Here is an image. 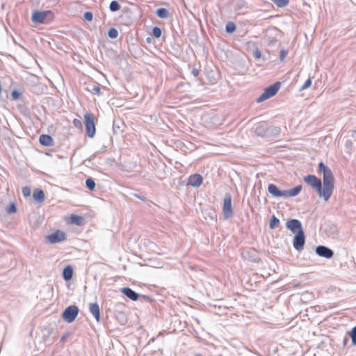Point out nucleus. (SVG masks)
Listing matches in <instances>:
<instances>
[{
  "mask_svg": "<svg viewBox=\"0 0 356 356\" xmlns=\"http://www.w3.org/2000/svg\"><path fill=\"white\" fill-rule=\"evenodd\" d=\"M303 180L313 189L316 190L320 197H323L325 201H327L331 197L334 188L328 186L326 188L325 185L322 183L321 180L314 175H309L304 177Z\"/></svg>",
  "mask_w": 356,
  "mask_h": 356,
  "instance_id": "1",
  "label": "nucleus"
},
{
  "mask_svg": "<svg viewBox=\"0 0 356 356\" xmlns=\"http://www.w3.org/2000/svg\"><path fill=\"white\" fill-rule=\"evenodd\" d=\"M254 131L258 136L263 138H275L280 134V128L263 121L254 124Z\"/></svg>",
  "mask_w": 356,
  "mask_h": 356,
  "instance_id": "2",
  "label": "nucleus"
},
{
  "mask_svg": "<svg viewBox=\"0 0 356 356\" xmlns=\"http://www.w3.org/2000/svg\"><path fill=\"white\" fill-rule=\"evenodd\" d=\"M54 18V14L51 10H35L31 15V20L35 24H48Z\"/></svg>",
  "mask_w": 356,
  "mask_h": 356,
  "instance_id": "3",
  "label": "nucleus"
},
{
  "mask_svg": "<svg viewBox=\"0 0 356 356\" xmlns=\"http://www.w3.org/2000/svg\"><path fill=\"white\" fill-rule=\"evenodd\" d=\"M318 170L323 175V181L326 188H328V186L334 188V177L331 170L321 161L318 163Z\"/></svg>",
  "mask_w": 356,
  "mask_h": 356,
  "instance_id": "4",
  "label": "nucleus"
},
{
  "mask_svg": "<svg viewBox=\"0 0 356 356\" xmlns=\"http://www.w3.org/2000/svg\"><path fill=\"white\" fill-rule=\"evenodd\" d=\"M281 83L279 81L274 83L265 88L264 92L258 97L257 102L261 103L272 97H273L279 90Z\"/></svg>",
  "mask_w": 356,
  "mask_h": 356,
  "instance_id": "5",
  "label": "nucleus"
},
{
  "mask_svg": "<svg viewBox=\"0 0 356 356\" xmlns=\"http://www.w3.org/2000/svg\"><path fill=\"white\" fill-rule=\"evenodd\" d=\"M79 309L75 305L67 307L63 312L62 317L67 323L73 322L79 314Z\"/></svg>",
  "mask_w": 356,
  "mask_h": 356,
  "instance_id": "6",
  "label": "nucleus"
},
{
  "mask_svg": "<svg viewBox=\"0 0 356 356\" xmlns=\"http://www.w3.org/2000/svg\"><path fill=\"white\" fill-rule=\"evenodd\" d=\"M84 120L87 135L90 138H93L96 133L93 115L91 113H86L84 115Z\"/></svg>",
  "mask_w": 356,
  "mask_h": 356,
  "instance_id": "7",
  "label": "nucleus"
},
{
  "mask_svg": "<svg viewBox=\"0 0 356 356\" xmlns=\"http://www.w3.org/2000/svg\"><path fill=\"white\" fill-rule=\"evenodd\" d=\"M222 213L225 219H229L233 216V209L232 207V196L229 193H226L223 200Z\"/></svg>",
  "mask_w": 356,
  "mask_h": 356,
  "instance_id": "8",
  "label": "nucleus"
},
{
  "mask_svg": "<svg viewBox=\"0 0 356 356\" xmlns=\"http://www.w3.org/2000/svg\"><path fill=\"white\" fill-rule=\"evenodd\" d=\"M305 243V235L304 231L296 233L293 239V246L296 250L300 252L303 250Z\"/></svg>",
  "mask_w": 356,
  "mask_h": 356,
  "instance_id": "9",
  "label": "nucleus"
},
{
  "mask_svg": "<svg viewBox=\"0 0 356 356\" xmlns=\"http://www.w3.org/2000/svg\"><path fill=\"white\" fill-rule=\"evenodd\" d=\"M66 239V234L61 230H56L46 236V241L50 244H55Z\"/></svg>",
  "mask_w": 356,
  "mask_h": 356,
  "instance_id": "10",
  "label": "nucleus"
},
{
  "mask_svg": "<svg viewBox=\"0 0 356 356\" xmlns=\"http://www.w3.org/2000/svg\"><path fill=\"white\" fill-rule=\"evenodd\" d=\"M286 227L294 234H296L300 231H303L302 223L298 219H289L286 222Z\"/></svg>",
  "mask_w": 356,
  "mask_h": 356,
  "instance_id": "11",
  "label": "nucleus"
},
{
  "mask_svg": "<svg viewBox=\"0 0 356 356\" xmlns=\"http://www.w3.org/2000/svg\"><path fill=\"white\" fill-rule=\"evenodd\" d=\"M315 252L318 256L326 259H330L334 255L333 250L325 245H318Z\"/></svg>",
  "mask_w": 356,
  "mask_h": 356,
  "instance_id": "12",
  "label": "nucleus"
},
{
  "mask_svg": "<svg viewBox=\"0 0 356 356\" xmlns=\"http://www.w3.org/2000/svg\"><path fill=\"white\" fill-rule=\"evenodd\" d=\"M203 182V178L201 175L200 174H194L191 175L188 178V185H191L193 187H199L202 184Z\"/></svg>",
  "mask_w": 356,
  "mask_h": 356,
  "instance_id": "13",
  "label": "nucleus"
},
{
  "mask_svg": "<svg viewBox=\"0 0 356 356\" xmlns=\"http://www.w3.org/2000/svg\"><path fill=\"white\" fill-rule=\"evenodd\" d=\"M268 192L275 197H284L285 191L280 190L277 186L273 184H270L268 186Z\"/></svg>",
  "mask_w": 356,
  "mask_h": 356,
  "instance_id": "14",
  "label": "nucleus"
},
{
  "mask_svg": "<svg viewBox=\"0 0 356 356\" xmlns=\"http://www.w3.org/2000/svg\"><path fill=\"white\" fill-rule=\"evenodd\" d=\"M122 293L133 301H136L139 298V294L129 287H124L121 289Z\"/></svg>",
  "mask_w": 356,
  "mask_h": 356,
  "instance_id": "15",
  "label": "nucleus"
},
{
  "mask_svg": "<svg viewBox=\"0 0 356 356\" xmlns=\"http://www.w3.org/2000/svg\"><path fill=\"white\" fill-rule=\"evenodd\" d=\"M90 312L92 314L95 320L99 322L100 321V309L97 302L90 303L89 305Z\"/></svg>",
  "mask_w": 356,
  "mask_h": 356,
  "instance_id": "16",
  "label": "nucleus"
},
{
  "mask_svg": "<svg viewBox=\"0 0 356 356\" xmlns=\"http://www.w3.org/2000/svg\"><path fill=\"white\" fill-rule=\"evenodd\" d=\"M40 143L46 147H49L54 145V139L53 138L48 134H42L39 138Z\"/></svg>",
  "mask_w": 356,
  "mask_h": 356,
  "instance_id": "17",
  "label": "nucleus"
},
{
  "mask_svg": "<svg viewBox=\"0 0 356 356\" xmlns=\"http://www.w3.org/2000/svg\"><path fill=\"white\" fill-rule=\"evenodd\" d=\"M302 187L301 185H298L291 190L285 191L286 194L284 195V197H295L298 195L302 191Z\"/></svg>",
  "mask_w": 356,
  "mask_h": 356,
  "instance_id": "18",
  "label": "nucleus"
},
{
  "mask_svg": "<svg viewBox=\"0 0 356 356\" xmlns=\"http://www.w3.org/2000/svg\"><path fill=\"white\" fill-rule=\"evenodd\" d=\"M73 276V268L71 266H67L63 271V277L65 281H70Z\"/></svg>",
  "mask_w": 356,
  "mask_h": 356,
  "instance_id": "19",
  "label": "nucleus"
},
{
  "mask_svg": "<svg viewBox=\"0 0 356 356\" xmlns=\"http://www.w3.org/2000/svg\"><path fill=\"white\" fill-rule=\"evenodd\" d=\"M33 199L38 203H41L44 200V193L41 189H35L33 193Z\"/></svg>",
  "mask_w": 356,
  "mask_h": 356,
  "instance_id": "20",
  "label": "nucleus"
},
{
  "mask_svg": "<svg viewBox=\"0 0 356 356\" xmlns=\"http://www.w3.org/2000/svg\"><path fill=\"white\" fill-rule=\"evenodd\" d=\"M84 219L82 216L72 214L70 216V223L76 225H81L83 223Z\"/></svg>",
  "mask_w": 356,
  "mask_h": 356,
  "instance_id": "21",
  "label": "nucleus"
},
{
  "mask_svg": "<svg viewBox=\"0 0 356 356\" xmlns=\"http://www.w3.org/2000/svg\"><path fill=\"white\" fill-rule=\"evenodd\" d=\"M156 15L161 19H166L170 16V12L167 8H159L156 10Z\"/></svg>",
  "mask_w": 356,
  "mask_h": 356,
  "instance_id": "22",
  "label": "nucleus"
},
{
  "mask_svg": "<svg viewBox=\"0 0 356 356\" xmlns=\"http://www.w3.org/2000/svg\"><path fill=\"white\" fill-rule=\"evenodd\" d=\"M279 224H280V219L274 215L272 216L270 219V222H269L270 228L272 229H274L277 227Z\"/></svg>",
  "mask_w": 356,
  "mask_h": 356,
  "instance_id": "23",
  "label": "nucleus"
},
{
  "mask_svg": "<svg viewBox=\"0 0 356 356\" xmlns=\"http://www.w3.org/2000/svg\"><path fill=\"white\" fill-rule=\"evenodd\" d=\"M121 6L118 1L113 0L110 3L109 9L111 12H116L120 9Z\"/></svg>",
  "mask_w": 356,
  "mask_h": 356,
  "instance_id": "24",
  "label": "nucleus"
},
{
  "mask_svg": "<svg viewBox=\"0 0 356 356\" xmlns=\"http://www.w3.org/2000/svg\"><path fill=\"white\" fill-rule=\"evenodd\" d=\"M86 186L89 190L93 191L95 188L96 184L94 179L90 177L86 180Z\"/></svg>",
  "mask_w": 356,
  "mask_h": 356,
  "instance_id": "25",
  "label": "nucleus"
},
{
  "mask_svg": "<svg viewBox=\"0 0 356 356\" xmlns=\"http://www.w3.org/2000/svg\"><path fill=\"white\" fill-rule=\"evenodd\" d=\"M236 30V25L234 22H229L225 26V31L228 33H232Z\"/></svg>",
  "mask_w": 356,
  "mask_h": 356,
  "instance_id": "26",
  "label": "nucleus"
},
{
  "mask_svg": "<svg viewBox=\"0 0 356 356\" xmlns=\"http://www.w3.org/2000/svg\"><path fill=\"white\" fill-rule=\"evenodd\" d=\"M271 1L279 8L285 7L289 3V0H271Z\"/></svg>",
  "mask_w": 356,
  "mask_h": 356,
  "instance_id": "27",
  "label": "nucleus"
},
{
  "mask_svg": "<svg viewBox=\"0 0 356 356\" xmlns=\"http://www.w3.org/2000/svg\"><path fill=\"white\" fill-rule=\"evenodd\" d=\"M6 212L8 213H15L17 212V206L15 203L11 202L6 207Z\"/></svg>",
  "mask_w": 356,
  "mask_h": 356,
  "instance_id": "28",
  "label": "nucleus"
},
{
  "mask_svg": "<svg viewBox=\"0 0 356 356\" xmlns=\"http://www.w3.org/2000/svg\"><path fill=\"white\" fill-rule=\"evenodd\" d=\"M108 36L111 39H115L118 36V31L115 28H111L108 31Z\"/></svg>",
  "mask_w": 356,
  "mask_h": 356,
  "instance_id": "29",
  "label": "nucleus"
},
{
  "mask_svg": "<svg viewBox=\"0 0 356 356\" xmlns=\"http://www.w3.org/2000/svg\"><path fill=\"white\" fill-rule=\"evenodd\" d=\"M246 7H247V3L243 0H238L236 1V4H235V10H241L243 8H246Z\"/></svg>",
  "mask_w": 356,
  "mask_h": 356,
  "instance_id": "30",
  "label": "nucleus"
},
{
  "mask_svg": "<svg viewBox=\"0 0 356 356\" xmlns=\"http://www.w3.org/2000/svg\"><path fill=\"white\" fill-rule=\"evenodd\" d=\"M87 90H89L92 94H97V95L101 94V88L97 85H93V86H92V87L90 88H88Z\"/></svg>",
  "mask_w": 356,
  "mask_h": 356,
  "instance_id": "31",
  "label": "nucleus"
},
{
  "mask_svg": "<svg viewBox=\"0 0 356 356\" xmlns=\"http://www.w3.org/2000/svg\"><path fill=\"white\" fill-rule=\"evenodd\" d=\"M162 31L161 29L158 26H154L152 29V35L156 38H159L161 36Z\"/></svg>",
  "mask_w": 356,
  "mask_h": 356,
  "instance_id": "32",
  "label": "nucleus"
},
{
  "mask_svg": "<svg viewBox=\"0 0 356 356\" xmlns=\"http://www.w3.org/2000/svg\"><path fill=\"white\" fill-rule=\"evenodd\" d=\"M352 343L356 346V325L353 327L350 332Z\"/></svg>",
  "mask_w": 356,
  "mask_h": 356,
  "instance_id": "33",
  "label": "nucleus"
},
{
  "mask_svg": "<svg viewBox=\"0 0 356 356\" xmlns=\"http://www.w3.org/2000/svg\"><path fill=\"white\" fill-rule=\"evenodd\" d=\"M22 92L19 90H14L11 92V97L13 99L17 100L22 97Z\"/></svg>",
  "mask_w": 356,
  "mask_h": 356,
  "instance_id": "34",
  "label": "nucleus"
},
{
  "mask_svg": "<svg viewBox=\"0 0 356 356\" xmlns=\"http://www.w3.org/2000/svg\"><path fill=\"white\" fill-rule=\"evenodd\" d=\"M72 123L76 128L82 129V122L80 120L75 118L73 120Z\"/></svg>",
  "mask_w": 356,
  "mask_h": 356,
  "instance_id": "35",
  "label": "nucleus"
},
{
  "mask_svg": "<svg viewBox=\"0 0 356 356\" xmlns=\"http://www.w3.org/2000/svg\"><path fill=\"white\" fill-rule=\"evenodd\" d=\"M22 193L24 197H29L31 195V189L28 186H24L22 188Z\"/></svg>",
  "mask_w": 356,
  "mask_h": 356,
  "instance_id": "36",
  "label": "nucleus"
},
{
  "mask_svg": "<svg viewBox=\"0 0 356 356\" xmlns=\"http://www.w3.org/2000/svg\"><path fill=\"white\" fill-rule=\"evenodd\" d=\"M92 17H93V15L91 12L88 11L84 13V19L88 22L92 21Z\"/></svg>",
  "mask_w": 356,
  "mask_h": 356,
  "instance_id": "37",
  "label": "nucleus"
},
{
  "mask_svg": "<svg viewBox=\"0 0 356 356\" xmlns=\"http://www.w3.org/2000/svg\"><path fill=\"white\" fill-rule=\"evenodd\" d=\"M312 84V81L310 79H308L305 81V82L304 83V84L301 86L300 88V90H303L306 88H307L308 87H309Z\"/></svg>",
  "mask_w": 356,
  "mask_h": 356,
  "instance_id": "38",
  "label": "nucleus"
},
{
  "mask_svg": "<svg viewBox=\"0 0 356 356\" xmlns=\"http://www.w3.org/2000/svg\"><path fill=\"white\" fill-rule=\"evenodd\" d=\"M287 55V51L285 49H281L280 52V60L283 61Z\"/></svg>",
  "mask_w": 356,
  "mask_h": 356,
  "instance_id": "39",
  "label": "nucleus"
},
{
  "mask_svg": "<svg viewBox=\"0 0 356 356\" xmlns=\"http://www.w3.org/2000/svg\"><path fill=\"white\" fill-rule=\"evenodd\" d=\"M254 56L256 58H260L261 56V53L259 50L257 49L254 51Z\"/></svg>",
  "mask_w": 356,
  "mask_h": 356,
  "instance_id": "40",
  "label": "nucleus"
},
{
  "mask_svg": "<svg viewBox=\"0 0 356 356\" xmlns=\"http://www.w3.org/2000/svg\"><path fill=\"white\" fill-rule=\"evenodd\" d=\"M191 74L194 76H197L200 74V71L199 70L196 69V68H193L192 70V72H191Z\"/></svg>",
  "mask_w": 356,
  "mask_h": 356,
  "instance_id": "41",
  "label": "nucleus"
},
{
  "mask_svg": "<svg viewBox=\"0 0 356 356\" xmlns=\"http://www.w3.org/2000/svg\"><path fill=\"white\" fill-rule=\"evenodd\" d=\"M134 196H135L136 197H137L143 201H145L146 199L145 196L140 195L136 194V193L134 194Z\"/></svg>",
  "mask_w": 356,
  "mask_h": 356,
  "instance_id": "42",
  "label": "nucleus"
},
{
  "mask_svg": "<svg viewBox=\"0 0 356 356\" xmlns=\"http://www.w3.org/2000/svg\"><path fill=\"white\" fill-rule=\"evenodd\" d=\"M196 356H202V355L199 354V355H196Z\"/></svg>",
  "mask_w": 356,
  "mask_h": 356,
  "instance_id": "43",
  "label": "nucleus"
}]
</instances>
